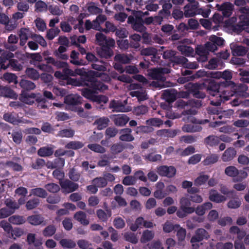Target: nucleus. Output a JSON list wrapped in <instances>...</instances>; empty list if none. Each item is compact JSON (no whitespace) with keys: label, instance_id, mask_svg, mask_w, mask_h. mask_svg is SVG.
<instances>
[{"label":"nucleus","instance_id":"f257e3e1","mask_svg":"<svg viewBox=\"0 0 249 249\" xmlns=\"http://www.w3.org/2000/svg\"><path fill=\"white\" fill-rule=\"evenodd\" d=\"M228 82L216 83L214 80H211L207 87L205 83H189L187 87L190 89V92L198 98H204L205 97V93L200 90L206 88L207 91L212 96L210 98L211 104L219 106L222 101H227L233 96V92L230 91V88L228 85Z\"/></svg>","mask_w":249,"mask_h":249},{"label":"nucleus","instance_id":"f03ea898","mask_svg":"<svg viewBox=\"0 0 249 249\" xmlns=\"http://www.w3.org/2000/svg\"><path fill=\"white\" fill-rule=\"evenodd\" d=\"M96 82L100 83V86H93L91 85L89 89L85 88L82 90V94L85 98L96 102L103 106V104L107 103L108 98L105 95H96L98 91H103L107 89V86L100 81L96 80Z\"/></svg>","mask_w":249,"mask_h":249},{"label":"nucleus","instance_id":"7ed1b4c3","mask_svg":"<svg viewBox=\"0 0 249 249\" xmlns=\"http://www.w3.org/2000/svg\"><path fill=\"white\" fill-rule=\"evenodd\" d=\"M210 41L207 42L204 47L198 48L196 51L197 53L202 57V61H205L207 60L208 52H214L217 50V46L223 44L224 40L220 37L215 35H212L209 37Z\"/></svg>","mask_w":249,"mask_h":249},{"label":"nucleus","instance_id":"20e7f679","mask_svg":"<svg viewBox=\"0 0 249 249\" xmlns=\"http://www.w3.org/2000/svg\"><path fill=\"white\" fill-rule=\"evenodd\" d=\"M176 53L174 51L168 50L165 51L163 53V56L164 58L166 59H171L174 63H171L170 65L172 64V66L175 67L178 64H181L183 67L191 69H196L198 68V66L196 62H189L187 58L183 56L175 57Z\"/></svg>","mask_w":249,"mask_h":249},{"label":"nucleus","instance_id":"39448f33","mask_svg":"<svg viewBox=\"0 0 249 249\" xmlns=\"http://www.w3.org/2000/svg\"><path fill=\"white\" fill-rule=\"evenodd\" d=\"M170 72V69L168 68H157L150 70L148 71V75L153 79L157 80V82H154L153 84L156 87L160 88H164L165 87L172 86L171 83H164L165 80L164 74Z\"/></svg>","mask_w":249,"mask_h":249},{"label":"nucleus","instance_id":"423d86ee","mask_svg":"<svg viewBox=\"0 0 249 249\" xmlns=\"http://www.w3.org/2000/svg\"><path fill=\"white\" fill-rule=\"evenodd\" d=\"M188 120L191 124L184 125L182 127V130L184 132L189 133L200 131L202 128L199 124H203L210 122L208 119L199 120L193 116L188 117Z\"/></svg>","mask_w":249,"mask_h":249},{"label":"nucleus","instance_id":"0eeeda50","mask_svg":"<svg viewBox=\"0 0 249 249\" xmlns=\"http://www.w3.org/2000/svg\"><path fill=\"white\" fill-rule=\"evenodd\" d=\"M176 106L180 108H184L185 107H190L192 108L184 111L186 114L195 115L197 113L196 109L201 106V101L198 99L191 100L188 102H185L182 99L178 100L176 103Z\"/></svg>","mask_w":249,"mask_h":249},{"label":"nucleus","instance_id":"6e6552de","mask_svg":"<svg viewBox=\"0 0 249 249\" xmlns=\"http://www.w3.org/2000/svg\"><path fill=\"white\" fill-rule=\"evenodd\" d=\"M89 78V76H87ZM66 81L67 85H70L73 86L79 87V86H87L90 88L91 85L93 86H100V83L96 82L95 78H90L87 81H83V77H80L79 79L72 78L71 77H67L65 80Z\"/></svg>","mask_w":249,"mask_h":249},{"label":"nucleus","instance_id":"1a4fd4ad","mask_svg":"<svg viewBox=\"0 0 249 249\" xmlns=\"http://www.w3.org/2000/svg\"><path fill=\"white\" fill-rule=\"evenodd\" d=\"M107 20V17L104 15H98L95 19L91 21L89 20H87L85 22V28L87 30L91 29L102 31V28L101 24L104 23Z\"/></svg>","mask_w":249,"mask_h":249},{"label":"nucleus","instance_id":"9d476101","mask_svg":"<svg viewBox=\"0 0 249 249\" xmlns=\"http://www.w3.org/2000/svg\"><path fill=\"white\" fill-rule=\"evenodd\" d=\"M129 89L134 90L131 91L130 94L132 97H136L139 101H144L148 98L145 89L141 88L138 84H130Z\"/></svg>","mask_w":249,"mask_h":249},{"label":"nucleus","instance_id":"9b49d317","mask_svg":"<svg viewBox=\"0 0 249 249\" xmlns=\"http://www.w3.org/2000/svg\"><path fill=\"white\" fill-rule=\"evenodd\" d=\"M20 100L26 104L32 105L35 101L38 102L44 103L45 99L42 97H37L36 95L33 93L27 92H22L19 98Z\"/></svg>","mask_w":249,"mask_h":249},{"label":"nucleus","instance_id":"f8f14e48","mask_svg":"<svg viewBox=\"0 0 249 249\" xmlns=\"http://www.w3.org/2000/svg\"><path fill=\"white\" fill-rule=\"evenodd\" d=\"M228 86L230 88V91L233 92V95L236 94L237 95L240 96H247V93L246 91L248 89L247 86L243 84H239L238 85H235L232 82H228Z\"/></svg>","mask_w":249,"mask_h":249},{"label":"nucleus","instance_id":"ddd939ff","mask_svg":"<svg viewBox=\"0 0 249 249\" xmlns=\"http://www.w3.org/2000/svg\"><path fill=\"white\" fill-rule=\"evenodd\" d=\"M82 97L77 94H70L65 98V103L69 106L70 109L76 110L75 106L81 103Z\"/></svg>","mask_w":249,"mask_h":249},{"label":"nucleus","instance_id":"4468645a","mask_svg":"<svg viewBox=\"0 0 249 249\" xmlns=\"http://www.w3.org/2000/svg\"><path fill=\"white\" fill-rule=\"evenodd\" d=\"M60 185L63 192L66 193L72 192L78 188V184L77 183L72 182L68 179L60 181Z\"/></svg>","mask_w":249,"mask_h":249},{"label":"nucleus","instance_id":"2eb2a0df","mask_svg":"<svg viewBox=\"0 0 249 249\" xmlns=\"http://www.w3.org/2000/svg\"><path fill=\"white\" fill-rule=\"evenodd\" d=\"M157 171L160 176L172 178L176 174V169L172 166L163 165L158 167Z\"/></svg>","mask_w":249,"mask_h":249},{"label":"nucleus","instance_id":"dca6fc26","mask_svg":"<svg viewBox=\"0 0 249 249\" xmlns=\"http://www.w3.org/2000/svg\"><path fill=\"white\" fill-rule=\"evenodd\" d=\"M216 7L219 11L222 12L224 17H230L233 10V5L229 2H225L221 5L217 4Z\"/></svg>","mask_w":249,"mask_h":249},{"label":"nucleus","instance_id":"f3484780","mask_svg":"<svg viewBox=\"0 0 249 249\" xmlns=\"http://www.w3.org/2000/svg\"><path fill=\"white\" fill-rule=\"evenodd\" d=\"M198 3L194 2L193 4H188L184 7V15L185 17L189 18L197 14Z\"/></svg>","mask_w":249,"mask_h":249},{"label":"nucleus","instance_id":"a211bd4d","mask_svg":"<svg viewBox=\"0 0 249 249\" xmlns=\"http://www.w3.org/2000/svg\"><path fill=\"white\" fill-rule=\"evenodd\" d=\"M209 198L211 201L217 203L224 202L227 200L226 196L219 194L214 189L210 190Z\"/></svg>","mask_w":249,"mask_h":249},{"label":"nucleus","instance_id":"6ab92c4d","mask_svg":"<svg viewBox=\"0 0 249 249\" xmlns=\"http://www.w3.org/2000/svg\"><path fill=\"white\" fill-rule=\"evenodd\" d=\"M77 22V19L73 17H69L67 21H62L60 23V28L64 32H70L72 28L71 25H74Z\"/></svg>","mask_w":249,"mask_h":249},{"label":"nucleus","instance_id":"aec40b11","mask_svg":"<svg viewBox=\"0 0 249 249\" xmlns=\"http://www.w3.org/2000/svg\"><path fill=\"white\" fill-rule=\"evenodd\" d=\"M232 54L234 56H243L246 54L247 50L243 46L238 45L235 43H232L230 45Z\"/></svg>","mask_w":249,"mask_h":249},{"label":"nucleus","instance_id":"412c9836","mask_svg":"<svg viewBox=\"0 0 249 249\" xmlns=\"http://www.w3.org/2000/svg\"><path fill=\"white\" fill-rule=\"evenodd\" d=\"M133 56L130 54L118 53L114 57L115 62L126 64L130 63Z\"/></svg>","mask_w":249,"mask_h":249},{"label":"nucleus","instance_id":"4be33fe9","mask_svg":"<svg viewBox=\"0 0 249 249\" xmlns=\"http://www.w3.org/2000/svg\"><path fill=\"white\" fill-rule=\"evenodd\" d=\"M18 35L20 38V44L24 46L29 36H32L31 31L28 28H21L18 32Z\"/></svg>","mask_w":249,"mask_h":249},{"label":"nucleus","instance_id":"5701e85b","mask_svg":"<svg viewBox=\"0 0 249 249\" xmlns=\"http://www.w3.org/2000/svg\"><path fill=\"white\" fill-rule=\"evenodd\" d=\"M177 91L175 89H168L163 91L162 96L168 102H174L177 97Z\"/></svg>","mask_w":249,"mask_h":249},{"label":"nucleus","instance_id":"b1692460","mask_svg":"<svg viewBox=\"0 0 249 249\" xmlns=\"http://www.w3.org/2000/svg\"><path fill=\"white\" fill-rule=\"evenodd\" d=\"M132 130L130 128H124L120 130L119 139L122 141L131 142L134 140L132 135Z\"/></svg>","mask_w":249,"mask_h":249},{"label":"nucleus","instance_id":"393cba45","mask_svg":"<svg viewBox=\"0 0 249 249\" xmlns=\"http://www.w3.org/2000/svg\"><path fill=\"white\" fill-rule=\"evenodd\" d=\"M210 235L209 233L204 229H198L196 231L195 235L192 238V241H202L204 239H208Z\"/></svg>","mask_w":249,"mask_h":249},{"label":"nucleus","instance_id":"a878e982","mask_svg":"<svg viewBox=\"0 0 249 249\" xmlns=\"http://www.w3.org/2000/svg\"><path fill=\"white\" fill-rule=\"evenodd\" d=\"M55 147L53 145H49L40 148L38 151V155L42 157H49L53 155Z\"/></svg>","mask_w":249,"mask_h":249},{"label":"nucleus","instance_id":"bb28decb","mask_svg":"<svg viewBox=\"0 0 249 249\" xmlns=\"http://www.w3.org/2000/svg\"><path fill=\"white\" fill-rule=\"evenodd\" d=\"M157 53V50L153 47H148L142 50L141 54L143 55L152 56L151 57L152 61L155 62L157 61L158 58L156 55Z\"/></svg>","mask_w":249,"mask_h":249},{"label":"nucleus","instance_id":"cd10ccee","mask_svg":"<svg viewBox=\"0 0 249 249\" xmlns=\"http://www.w3.org/2000/svg\"><path fill=\"white\" fill-rule=\"evenodd\" d=\"M212 207V203L207 202L203 203L202 205L198 206L196 209H195V212L198 215L202 216L207 211L211 209Z\"/></svg>","mask_w":249,"mask_h":249},{"label":"nucleus","instance_id":"c85d7f7f","mask_svg":"<svg viewBox=\"0 0 249 249\" xmlns=\"http://www.w3.org/2000/svg\"><path fill=\"white\" fill-rule=\"evenodd\" d=\"M180 207L181 209L187 210L189 213H194L195 208L191 207V201L188 197H182L179 200Z\"/></svg>","mask_w":249,"mask_h":249},{"label":"nucleus","instance_id":"c756f323","mask_svg":"<svg viewBox=\"0 0 249 249\" xmlns=\"http://www.w3.org/2000/svg\"><path fill=\"white\" fill-rule=\"evenodd\" d=\"M3 119L14 125L19 124L18 117L17 113L14 112H7L3 115Z\"/></svg>","mask_w":249,"mask_h":249},{"label":"nucleus","instance_id":"7c9ffc66","mask_svg":"<svg viewBox=\"0 0 249 249\" xmlns=\"http://www.w3.org/2000/svg\"><path fill=\"white\" fill-rule=\"evenodd\" d=\"M236 151L233 148H229L227 149L222 156V160L223 161H229L231 160L235 156Z\"/></svg>","mask_w":249,"mask_h":249},{"label":"nucleus","instance_id":"2f4dec72","mask_svg":"<svg viewBox=\"0 0 249 249\" xmlns=\"http://www.w3.org/2000/svg\"><path fill=\"white\" fill-rule=\"evenodd\" d=\"M171 0H160V3L162 5V9L159 11L160 14H164L168 15L170 14V9H171L172 5L171 3Z\"/></svg>","mask_w":249,"mask_h":249},{"label":"nucleus","instance_id":"473e14b6","mask_svg":"<svg viewBox=\"0 0 249 249\" xmlns=\"http://www.w3.org/2000/svg\"><path fill=\"white\" fill-rule=\"evenodd\" d=\"M109 107L116 112H125V107L122 102L119 101L112 100L109 104Z\"/></svg>","mask_w":249,"mask_h":249},{"label":"nucleus","instance_id":"72a5a7b5","mask_svg":"<svg viewBox=\"0 0 249 249\" xmlns=\"http://www.w3.org/2000/svg\"><path fill=\"white\" fill-rule=\"evenodd\" d=\"M129 121V118L124 114H119L116 115L114 119V124L119 126H123L125 125Z\"/></svg>","mask_w":249,"mask_h":249},{"label":"nucleus","instance_id":"f704fd0d","mask_svg":"<svg viewBox=\"0 0 249 249\" xmlns=\"http://www.w3.org/2000/svg\"><path fill=\"white\" fill-rule=\"evenodd\" d=\"M109 122V120L108 118L103 117L96 119L94 124L97 126L98 129L102 130L108 125Z\"/></svg>","mask_w":249,"mask_h":249},{"label":"nucleus","instance_id":"c9c22d12","mask_svg":"<svg viewBox=\"0 0 249 249\" xmlns=\"http://www.w3.org/2000/svg\"><path fill=\"white\" fill-rule=\"evenodd\" d=\"M178 49L181 53L185 56H192L194 54V49L190 46L181 44L178 46Z\"/></svg>","mask_w":249,"mask_h":249},{"label":"nucleus","instance_id":"e433bc0d","mask_svg":"<svg viewBox=\"0 0 249 249\" xmlns=\"http://www.w3.org/2000/svg\"><path fill=\"white\" fill-rule=\"evenodd\" d=\"M74 218L83 225H87L89 224V221L87 218L86 213L82 211H79L77 212L74 214Z\"/></svg>","mask_w":249,"mask_h":249},{"label":"nucleus","instance_id":"4c0bfd02","mask_svg":"<svg viewBox=\"0 0 249 249\" xmlns=\"http://www.w3.org/2000/svg\"><path fill=\"white\" fill-rule=\"evenodd\" d=\"M27 221L31 225L37 226L41 224L44 221V218L40 215H33L27 218Z\"/></svg>","mask_w":249,"mask_h":249},{"label":"nucleus","instance_id":"58836bf2","mask_svg":"<svg viewBox=\"0 0 249 249\" xmlns=\"http://www.w3.org/2000/svg\"><path fill=\"white\" fill-rule=\"evenodd\" d=\"M133 29L138 32H144L145 27L143 25V20L142 18H137L135 22L132 25Z\"/></svg>","mask_w":249,"mask_h":249},{"label":"nucleus","instance_id":"ea45409f","mask_svg":"<svg viewBox=\"0 0 249 249\" xmlns=\"http://www.w3.org/2000/svg\"><path fill=\"white\" fill-rule=\"evenodd\" d=\"M59 244L62 248L67 249H73L76 246L73 240L68 238L62 239L60 240Z\"/></svg>","mask_w":249,"mask_h":249},{"label":"nucleus","instance_id":"a19ab883","mask_svg":"<svg viewBox=\"0 0 249 249\" xmlns=\"http://www.w3.org/2000/svg\"><path fill=\"white\" fill-rule=\"evenodd\" d=\"M47 195V192L44 189L36 188L31 190L30 196H34L41 198H45Z\"/></svg>","mask_w":249,"mask_h":249},{"label":"nucleus","instance_id":"79ce46f5","mask_svg":"<svg viewBox=\"0 0 249 249\" xmlns=\"http://www.w3.org/2000/svg\"><path fill=\"white\" fill-rule=\"evenodd\" d=\"M155 233L154 231L148 230L143 231L142 236L141 238V242L145 243L150 241L154 237Z\"/></svg>","mask_w":249,"mask_h":249},{"label":"nucleus","instance_id":"37998d69","mask_svg":"<svg viewBox=\"0 0 249 249\" xmlns=\"http://www.w3.org/2000/svg\"><path fill=\"white\" fill-rule=\"evenodd\" d=\"M179 227L178 224H173L172 222L167 221L163 225V231L166 233H169L173 231H176Z\"/></svg>","mask_w":249,"mask_h":249},{"label":"nucleus","instance_id":"c03bdc74","mask_svg":"<svg viewBox=\"0 0 249 249\" xmlns=\"http://www.w3.org/2000/svg\"><path fill=\"white\" fill-rule=\"evenodd\" d=\"M9 222L14 225H21L24 224L25 221V218L20 215H15L10 216L8 218Z\"/></svg>","mask_w":249,"mask_h":249},{"label":"nucleus","instance_id":"a18cd8bd","mask_svg":"<svg viewBox=\"0 0 249 249\" xmlns=\"http://www.w3.org/2000/svg\"><path fill=\"white\" fill-rule=\"evenodd\" d=\"M0 95L7 97L14 98L15 96V93L9 88L0 86Z\"/></svg>","mask_w":249,"mask_h":249},{"label":"nucleus","instance_id":"49530a36","mask_svg":"<svg viewBox=\"0 0 249 249\" xmlns=\"http://www.w3.org/2000/svg\"><path fill=\"white\" fill-rule=\"evenodd\" d=\"M97 215L99 219L102 221H106L111 215V212L109 210H107L106 212L100 209L97 211Z\"/></svg>","mask_w":249,"mask_h":249},{"label":"nucleus","instance_id":"de8ad7c7","mask_svg":"<svg viewBox=\"0 0 249 249\" xmlns=\"http://www.w3.org/2000/svg\"><path fill=\"white\" fill-rule=\"evenodd\" d=\"M102 46V47L99 52L102 57L109 58L113 55V51L110 48L105 45Z\"/></svg>","mask_w":249,"mask_h":249},{"label":"nucleus","instance_id":"09e8293b","mask_svg":"<svg viewBox=\"0 0 249 249\" xmlns=\"http://www.w3.org/2000/svg\"><path fill=\"white\" fill-rule=\"evenodd\" d=\"M88 11L92 15H97L102 12V10L98 7L94 2H91L87 5Z\"/></svg>","mask_w":249,"mask_h":249},{"label":"nucleus","instance_id":"8fccbe9b","mask_svg":"<svg viewBox=\"0 0 249 249\" xmlns=\"http://www.w3.org/2000/svg\"><path fill=\"white\" fill-rule=\"evenodd\" d=\"M48 10L53 15L59 16L63 14V10L57 5H49Z\"/></svg>","mask_w":249,"mask_h":249},{"label":"nucleus","instance_id":"3c124183","mask_svg":"<svg viewBox=\"0 0 249 249\" xmlns=\"http://www.w3.org/2000/svg\"><path fill=\"white\" fill-rule=\"evenodd\" d=\"M219 142V138L213 135L209 136L205 139V142L206 144L210 146L217 145Z\"/></svg>","mask_w":249,"mask_h":249},{"label":"nucleus","instance_id":"603ef678","mask_svg":"<svg viewBox=\"0 0 249 249\" xmlns=\"http://www.w3.org/2000/svg\"><path fill=\"white\" fill-rule=\"evenodd\" d=\"M145 220L142 217H138L135 222V223L130 226V229L133 231H135L139 228L143 227Z\"/></svg>","mask_w":249,"mask_h":249},{"label":"nucleus","instance_id":"864d4df0","mask_svg":"<svg viewBox=\"0 0 249 249\" xmlns=\"http://www.w3.org/2000/svg\"><path fill=\"white\" fill-rule=\"evenodd\" d=\"M73 72L74 74V76H76L77 75L81 76V77H83V81H87L88 80V78H87V76H89V79L90 78H93L91 75H89V71L88 73H87L84 68L76 69L73 71ZM87 82H88V81Z\"/></svg>","mask_w":249,"mask_h":249},{"label":"nucleus","instance_id":"5fc2aeb1","mask_svg":"<svg viewBox=\"0 0 249 249\" xmlns=\"http://www.w3.org/2000/svg\"><path fill=\"white\" fill-rule=\"evenodd\" d=\"M4 203L8 207V210L11 212H15L16 209L19 208V205L15 201L12 200L11 198H7L4 201Z\"/></svg>","mask_w":249,"mask_h":249},{"label":"nucleus","instance_id":"6e6d98bb","mask_svg":"<svg viewBox=\"0 0 249 249\" xmlns=\"http://www.w3.org/2000/svg\"><path fill=\"white\" fill-rule=\"evenodd\" d=\"M26 74L29 78L33 80H37L40 77L39 72L34 68H27L26 70Z\"/></svg>","mask_w":249,"mask_h":249},{"label":"nucleus","instance_id":"4d7b16f0","mask_svg":"<svg viewBox=\"0 0 249 249\" xmlns=\"http://www.w3.org/2000/svg\"><path fill=\"white\" fill-rule=\"evenodd\" d=\"M89 75H91L92 77H94L97 81L98 80L97 79L96 77H101L102 80L106 82H108L110 80V78L107 74L105 73H100L94 71H89Z\"/></svg>","mask_w":249,"mask_h":249},{"label":"nucleus","instance_id":"13d9d810","mask_svg":"<svg viewBox=\"0 0 249 249\" xmlns=\"http://www.w3.org/2000/svg\"><path fill=\"white\" fill-rule=\"evenodd\" d=\"M239 16V26L242 28L246 25H249V13H241Z\"/></svg>","mask_w":249,"mask_h":249},{"label":"nucleus","instance_id":"bf43d9fd","mask_svg":"<svg viewBox=\"0 0 249 249\" xmlns=\"http://www.w3.org/2000/svg\"><path fill=\"white\" fill-rule=\"evenodd\" d=\"M145 9L150 12H156L159 8L158 4L154 3L153 0H148L145 2Z\"/></svg>","mask_w":249,"mask_h":249},{"label":"nucleus","instance_id":"052dcab7","mask_svg":"<svg viewBox=\"0 0 249 249\" xmlns=\"http://www.w3.org/2000/svg\"><path fill=\"white\" fill-rule=\"evenodd\" d=\"M146 124L149 126L159 127L163 124V121L159 118H152L146 120Z\"/></svg>","mask_w":249,"mask_h":249},{"label":"nucleus","instance_id":"680f3d73","mask_svg":"<svg viewBox=\"0 0 249 249\" xmlns=\"http://www.w3.org/2000/svg\"><path fill=\"white\" fill-rule=\"evenodd\" d=\"M209 178V176L203 174L200 175L195 180L194 184L196 186H201L205 183Z\"/></svg>","mask_w":249,"mask_h":249},{"label":"nucleus","instance_id":"e2e57ef3","mask_svg":"<svg viewBox=\"0 0 249 249\" xmlns=\"http://www.w3.org/2000/svg\"><path fill=\"white\" fill-rule=\"evenodd\" d=\"M92 184H95L97 188H103L107 186V183L103 177H97L92 180Z\"/></svg>","mask_w":249,"mask_h":249},{"label":"nucleus","instance_id":"0e129e2a","mask_svg":"<svg viewBox=\"0 0 249 249\" xmlns=\"http://www.w3.org/2000/svg\"><path fill=\"white\" fill-rule=\"evenodd\" d=\"M84 144L82 142L79 141H71L65 145V148L77 150L82 148Z\"/></svg>","mask_w":249,"mask_h":249},{"label":"nucleus","instance_id":"69168bd1","mask_svg":"<svg viewBox=\"0 0 249 249\" xmlns=\"http://www.w3.org/2000/svg\"><path fill=\"white\" fill-rule=\"evenodd\" d=\"M19 84L21 88L26 90L34 89L36 88V85L33 82L27 80H22Z\"/></svg>","mask_w":249,"mask_h":249},{"label":"nucleus","instance_id":"338daca9","mask_svg":"<svg viewBox=\"0 0 249 249\" xmlns=\"http://www.w3.org/2000/svg\"><path fill=\"white\" fill-rule=\"evenodd\" d=\"M219 157L217 154H212L208 156L203 161V163L205 165L213 164L216 162Z\"/></svg>","mask_w":249,"mask_h":249},{"label":"nucleus","instance_id":"774afa93","mask_svg":"<svg viewBox=\"0 0 249 249\" xmlns=\"http://www.w3.org/2000/svg\"><path fill=\"white\" fill-rule=\"evenodd\" d=\"M88 147L91 150L98 153H104L106 152V149L97 143L89 144Z\"/></svg>","mask_w":249,"mask_h":249}]
</instances>
